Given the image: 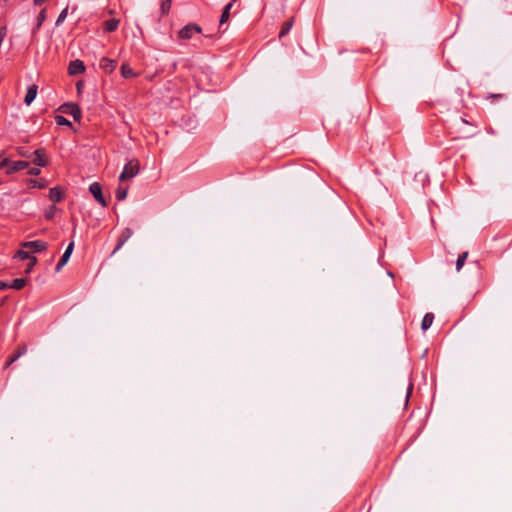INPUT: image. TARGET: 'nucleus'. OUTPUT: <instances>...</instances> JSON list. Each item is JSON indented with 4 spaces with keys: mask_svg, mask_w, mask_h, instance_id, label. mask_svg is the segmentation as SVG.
<instances>
[{
    "mask_svg": "<svg viewBox=\"0 0 512 512\" xmlns=\"http://www.w3.org/2000/svg\"><path fill=\"white\" fill-rule=\"evenodd\" d=\"M139 170H140V165H139L138 160L132 159L128 163L125 164V166L119 176V180L125 181L128 179H131L138 174Z\"/></svg>",
    "mask_w": 512,
    "mask_h": 512,
    "instance_id": "obj_1",
    "label": "nucleus"
},
{
    "mask_svg": "<svg viewBox=\"0 0 512 512\" xmlns=\"http://www.w3.org/2000/svg\"><path fill=\"white\" fill-rule=\"evenodd\" d=\"M201 32L202 28L199 25L195 23H189L179 30L178 38L182 40H188L191 39L194 34H200Z\"/></svg>",
    "mask_w": 512,
    "mask_h": 512,
    "instance_id": "obj_2",
    "label": "nucleus"
},
{
    "mask_svg": "<svg viewBox=\"0 0 512 512\" xmlns=\"http://www.w3.org/2000/svg\"><path fill=\"white\" fill-rule=\"evenodd\" d=\"M89 191L93 195L95 200L102 207H106L107 206V202H106V200H105V198H104V196L102 194V187H101V185L98 182H93L92 184H90Z\"/></svg>",
    "mask_w": 512,
    "mask_h": 512,
    "instance_id": "obj_3",
    "label": "nucleus"
},
{
    "mask_svg": "<svg viewBox=\"0 0 512 512\" xmlns=\"http://www.w3.org/2000/svg\"><path fill=\"white\" fill-rule=\"evenodd\" d=\"M33 156L32 162L38 167H45L48 165V158L44 149H37L31 154Z\"/></svg>",
    "mask_w": 512,
    "mask_h": 512,
    "instance_id": "obj_4",
    "label": "nucleus"
},
{
    "mask_svg": "<svg viewBox=\"0 0 512 512\" xmlns=\"http://www.w3.org/2000/svg\"><path fill=\"white\" fill-rule=\"evenodd\" d=\"M133 231L130 228H125L118 237V242L113 250V254L122 248V246L131 238Z\"/></svg>",
    "mask_w": 512,
    "mask_h": 512,
    "instance_id": "obj_5",
    "label": "nucleus"
},
{
    "mask_svg": "<svg viewBox=\"0 0 512 512\" xmlns=\"http://www.w3.org/2000/svg\"><path fill=\"white\" fill-rule=\"evenodd\" d=\"M24 248H29L33 252H42L47 249L48 245L42 240L29 241L22 244Z\"/></svg>",
    "mask_w": 512,
    "mask_h": 512,
    "instance_id": "obj_6",
    "label": "nucleus"
},
{
    "mask_svg": "<svg viewBox=\"0 0 512 512\" xmlns=\"http://www.w3.org/2000/svg\"><path fill=\"white\" fill-rule=\"evenodd\" d=\"M85 71V66L82 61L74 60L71 61L68 67V72L70 75H78Z\"/></svg>",
    "mask_w": 512,
    "mask_h": 512,
    "instance_id": "obj_7",
    "label": "nucleus"
},
{
    "mask_svg": "<svg viewBox=\"0 0 512 512\" xmlns=\"http://www.w3.org/2000/svg\"><path fill=\"white\" fill-rule=\"evenodd\" d=\"M29 166V162L27 161H10V166L6 170L8 175L13 174L15 172L21 171Z\"/></svg>",
    "mask_w": 512,
    "mask_h": 512,
    "instance_id": "obj_8",
    "label": "nucleus"
},
{
    "mask_svg": "<svg viewBox=\"0 0 512 512\" xmlns=\"http://www.w3.org/2000/svg\"><path fill=\"white\" fill-rule=\"evenodd\" d=\"M49 199L54 203H59L64 199V191L60 187H52L49 190Z\"/></svg>",
    "mask_w": 512,
    "mask_h": 512,
    "instance_id": "obj_9",
    "label": "nucleus"
},
{
    "mask_svg": "<svg viewBox=\"0 0 512 512\" xmlns=\"http://www.w3.org/2000/svg\"><path fill=\"white\" fill-rule=\"evenodd\" d=\"M100 68L103 69L106 73H112L116 68V62L107 57H103L100 60Z\"/></svg>",
    "mask_w": 512,
    "mask_h": 512,
    "instance_id": "obj_10",
    "label": "nucleus"
},
{
    "mask_svg": "<svg viewBox=\"0 0 512 512\" xmlns=\"http://www.w3.org/2000/svg\"><path fill=\"white\" fill-rule=\"evenodd\" d=\"M64 112L71 115L75 121H80L81 119V110L76 104L66 105Z\"/></svg>",
    "mask_w": 512,
    "mask_h": 512,
    "instance_id": "obj_11",
    "label": "nucleus"
},
{
    "mask_svg": "<svg viewBox=\"0 0 512 512\" xmlns=\"http://www.w3.org/2000/svg\"><path fill=\"white\" fill-rule=\"evenodd\" d=\"M37 90L38 87L36 85H31L27 88V92L24 98L25 104L30 105L34 101L37 95Z\"/></svg>",
    "mask_w": 512,
    "mask_h": 512,
    "instance_id": "obj_12",
    "label": "nucleus"
},
{
    "mask_svg": "<svg viewBox=\"0 0 512 512\" xmlns=\"http://www.w3.org/2000/svg\"><path fill=\"white\" fill-rule=\"evenodd\" d=\"M433 320H434V314L426 313L421 322L422 330L426 331L427 329H429L433 323Z\"/></svg>",
    "mask_w": 512,
    "mask_h": 512,
    "instance_id": "obj_13",
    "label": "nucleus"
},
{
    "mask_svg": "<svg viewBox=\"0 0 512 512\" xmlns=\"http://www.w3.org/2000/svg\"><path fill=\"white\" fill-rule=\"evenodd\" d=\"M119 20L108 19L104 22L103 27L106 32H113L118 28Z\"/></svg>",
    "mask_w": 512,
    "mask_h": 512,
    "instance_id": "obj_14",
    "label": "nucleus"
},
{
    "mask_svg": "<svg viewBox=\"0 0 512 512\" xmlns=\"http://www.w3.org/2000/svg\"><path fill=\"white\" fill-rule=\"evenodd\" d=\"M128 193V187L127 186H119L116 189L115 197L118 201H123L126 199Z\"/></svg>",
    "mask_w": 512,
    "mask_h": 512,
    "instance_id": "obj_15",
    "label": "nucleus"
},
{
    "mask_svg": "<svg viewBox=\"0 0 512 512\" xmlns=\"http://www.w3.org/2000/svg\"><path fill=\"white\" fill-rule=\"evenodd\" d=\"M292 26H293V18H291L290 20L283 23L280 33H279V38L286 36L290 32Z\"/></svg>",
    "mask_w": 512,
    "mask_h": 512,
    "instance_id": "obj_16",
    "label": "nucleus"
},
{
    "mask_svg": "<svg viewBox=\"0 0 512 512\" xmlns=\"http://www.w3.org/2000/svg\"><path fill=\"white\" fill-rule=\"evenodd\" d=\"M121 75L124 78H133L136 76L133 69L128 64H122L121 66Z\"/></svg>",
    "mask_w": 512,
    "mask_h": 512,
    "instance_id": "obj_17",
    "label": "nucleus"
},
{
    "mask_svg": "<svg viewBox=\"0 0 512 512\" xmlns=\"http://www.w3.org/2000/svg\"><path fill=\"white\" fill-rule=\"evenodd\" d=\"M233 4L232 3H228L223 11H222V14H221V17H220V24H224L228 21L229 19V15H230V10L232 8Z\"/></svg>",
    "mask_w": 512,
    "mask_h": 512,
    "instance_id": "obj_18",
    "label": "nucleus"
},
{
    "mask_svg": "<svg viewBox=\"0 0 512 512\" xmlns=\"http://www.w3.org/2000/svg\"><path fill=\"white\" fill-rule=\"evenodd\" d=\"M70 254L67 253L66 251H64L61 259L59 260V262L57 263L56 267H55V270L56 272H60L61 269L66 265V263L68 262L69 258H70Z\"/></svg>",
    "mask_w": 512,
    "mask_h": 512,
    "instance_id": "obj_19",
    "label": "nucleus"
},
{
    "mask_svg": "<svg viewBox=\"0 0 512 512\" xmlns=\"http://www.w3.org/2000/svg\"><path fill=\"white\" fill-rule=\"evenodd\" d=\"M25 284H26V280L24 278H16L9 285V288H12L15 290H21L25 286Z\"/></svg>",
    "mask_w": 512,
    "mask_h": 512,
    "instance_id": "obj_20",
    "label": "nucleus"
},
{
    "mask_svg": "<svg viewBox=\"0 0 512 512\" xmlns=\"http://www.w3.org/2000/svg\"><path fill=\"white\" fill-rule=\"evenodd\" d=\"M467 257H468V252H462L461 254H459L457 261H456L457 271H460V269L463 267Z\"/></svg>",
    "mask_w": 512,
    "mask_h": 512,
    "instance_id": "obj_21",
    "label": "nucleus"
},
{
    "mask_svg": "<svg viewBox=\"0 0 512 512\" xmlns=\"http://www.w3.org/2000/svg\"><path fill=\"white\" fill-rule=\"evenodd\" d=\"M45 19H46V9H42L37 16V24H36L35 30L40 29V27L42 26Z\"/></svg>",
    "mask_w": 512,
    "mask_h": 512,
    "instance_id": "obj_22",
    "label": "nucleus"
},
{
    "mask_svg": "<svg viewBox=\"0 0 512 512\" xmlns=\"http://www.w3.org/2000/svg\"><path fill=\"white\" fill-rule=\"evenodd\" d=\"M172 0H163L161 2V12L163 15H167L171 9Z\"/></svg>",
    "mask_w": 512,
    "mask_h": 512,
    "instance_id": "obj_23",
    "label": "nucleus"
},
{
    "mask_svg": "<svg viewBox=\"0 0 512 512\" xmlns=\"http://www.w3.org/2000/svg\"><path fill=\"white\" fill-rule=\"evenodd\" d=\"M56 212H57V208H56L54 205H52V206L48 207V208L46 209V211H45V218H46L47 220H51V219H53V218H54V216H55V214H56Z\"/></svg>",
    "mask_w": 512,
    "mask_h": 512,
    "instance_id": "obj_24",
    "label": "nucleus"
},
{
    "mask_svg": "<svg viewBox=\"0 0 512 512\" xmlns=\"http://www.w3.org/2000/svg\"><path fill=\"white\" fill-rule=\"evenodd\" d=\"M29 184L31 185V187H37L39 189H43L46 187V182L44 180L38 181V180L31 179V180H29Z\"/></svg>",
    "mask_w": 512,
    "mask_h": 512,
    "instance_id": "obj_25",
    "label": "nucleus"
},
{
    "mask_svg": "<svg viewBox=\"0 0 512 512\" xmlns=\"http://www.w3.org/2000/svg\"><path fill=\"white\" fill-rule=\"evenodd\" d=\"M67 14H68V8H65L61 11V13L59 14L57 20H56V25H60L67 17Z\"/></svg>",
    "mask_w": 512,
    "mask_h": 512,
    "instance_id": "obj_26",
    "label": "nucleus"
},
{
    "mask_svg": "<svg viewBox=\"0 0 512 512\" xmlns=\"http://www.w3.org/2000/svg\"><path fill=\"white\" fill-rule=\"evenodd\" d=\"M55 120H56V123L60 126H63V125L70 126L71 125V122L63 116H56Z\"/></svg>",
    "mask_w": 512,
    "mask_h": 512,
    "instance_id": "obj_27",
    "label": "nucleus"
},
{
    "mask_svg": "<svg viewBox=\"0 0 512 512\" xmlns=\"http://www.w3.org/2000/svg\"><path fill=\"white\" fill-rule=\"evenodd\" d=\"M27 352V346L25 344L19 345L17 350L14 352L18 357L25 355Z\"/></svg>",
    "mask_w": 512,
    "mask_h": 512,
    "instance_id": "obj_28",
    "label": "nucleus"
},
{
    "mask_svg": "<svg viewBox=\"0 0 512 512\" xmlns=\"http://www.w3.org/2000/svg\"><path fill=\"white\" fill-rule=\"evenodd\" d=\"M16 257L22 259V260H25V259H30L31 256L29 254L28 251H25V250H19L17 253H16Z\"/></svg>",
    "mask_w": 512,
    "mask_h": 512,
    "instance_id": "obj_29",
    "label": "nucleus"
},
{
    "mask_svg": "<svg viewBox=\"0 0 512 512\" xmlns=\"http://www.w3.org/2000/svg\"><path fill=\"white\" fill-rule=\"evenodd\" d=\"M17 153L21 157H31L32 156L25 147L17 148Z\"/></svg>",
    "mask_w": 512,
    "mask_h": 512,
    "instance_id": "obj_30",
    "label": "nucleus"
},
{
    "mask_svg": "<svg viewBox=\"0 0 512 512\" xmlns=\"http://www.w3.org/2000/svg\"><path fill=\"white\" fill-rule=\"evenodd\" d=\"M19 359L18 355H16L15 353H13L9 359L7 360L6 364H5V367H9L12 363H14L15 361H17Z\"/></svg>",
    "mask_w": 512,
    "mask_h": 512,
    "instance_id": "obj_31",
    "label": "nucleus"
},
{
    "mask_svg": "<svg viewBox=\"0 0 512 512\" xmlns=\"http://www.w3.org/2000/svg\"><path fill=\"white\" fill-rule=\"evenodd\" d=\"M41 173L38 167H32L28 170V174L32 176H38Z\"/></svg>",
    "mask_w": 512,
    "mask_h": 512,
    "instance_id": "obj_32",
    "label": "nucleus"
},
{
    "mask_svg": "<svg viewBox=\"0 0 512 512\" xmlns=\"http://www.w3.org/2000/svg\"><path fill=\"white\" fill-rule=\"evenodd\" d=\"M10 166V160L8 158H4L2 161H0V170L3 168H7Z\"/></svg>",
    "mask_w": 512,
    "mask_h": 512,
    "instance_id": "obj_33",
    "label": "nucleus"
},
{
    "mask_svg": "<svg viewBox=\"0 0 512 512\" xmlns=\"http://www.w3.org/2000/svg\"><path fill=\"white\" fill-rule=\"evenodd\" d=\"M36 262H37L36 257H31L30 258V263H29L28 268H27L26 271L29 272L33 268V266L36 264Z\"/></svg>",
    "mask_w": 512,
    "mask_h": 512,
    "instance_id": "obj_34",
    "label": "nucleus"
},
{
    "mask_svg": "<svg viewBox=\"0 0 512 512\" xmlns=\"http://www.w3.org/2000/svg\"><path fill=\"white\" fill-rule=\"evenodd\" d=\"M73 248H74V242H71V243H69V245L67 246L65 251L71 255Z\"/></svg>",
    "mask_w": 512,
    "mask_h": 512,
    "instance_id": "obj_35",
    "label": "nucleus"
},
{
    "mask_svg": "<svg viewBox=\"0 0 512 512\" xmlns=\"http://www.w3.org/2000/svg\"><path fill=\"white\" fill-rule=\"evenodd\" d=\"M9 285L10 284H7V283H5L3 281H0V290L9 288Z\"/></svg>",
    "mask_w": 512,
    "mask_h": 512,
    "instance_id": "obj_36",
    "label": "nucleus"
},
{
    "mask_svg": "<svg viewBox=\"0 0 512 512\" xmlns=\"http://www.w3.org/2000/svg\"><path fill=\"white\" fill-rule=\"evenodd\" d=\"M46 0H33L34 5L40 6L42 5Z\"/></svg>",
    "mask_w": 512,
    "mask_h": 512,
    "instance_id": "obj_37",
    "label": "nucleus"
},
{
    "mask_svg": "<svg viewBox=\"0 0 512 512\" xmlns=\"http://www.w3.org/2000/svg\"><path fill=\"white\" fill-rule=\"evenodd\" d=\"M461 122L464 123V124H468V121L465 120L464 118H461Z\"/></svg>",
    "mask_w": 512,
    "mask_h": 512,
    "instance_id": "obj_38",
    "label": "nucleus"
},
{
    "mask_svg": "<svg viewBox=\"0 0 512 512\" xmlns=\"http://www.w3.org/2000/svg\"><path fill=\"white\" fill-rule=\"evenodd\" d=\"M236 1H237V0H232V2H231V3L233 4V2H236Z\"/></svg>",
    "mask_w": 512,
    "mask_h": 512,
    "instance_id": "obj_39",
    "label": "nucleus"
}]
</instances>
